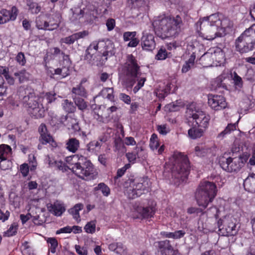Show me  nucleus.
<instances>
[{
  "mask_svg": "<svg viewBox=\"0 0 255 255\" xmlns=\"http://www.w3.org/2000/svg\"><path fill=\"white\" fill-rule=\"evenodd\" d=\"M114 142L115 151H118L121 153H124L126 151V148L122 138L119 135H116Z\"/></svg>",
  "mask_w": 255,
  "mask_h": 255,
  "instance_id": "obj_28",
  "label": "nucleus"
},
{
  "mask_svg": "<svg viewBox=\"0 0 255 255\" xmlns=\"http://www.w3.org/2000/svg\"><path fill=\"white\" fill-rule=\"evenodd\" d=\"M36 26L39 29L52 30L58 27L57 23L49 24V22L44 20L42 17H38L36 20Z\"/></svg>",
  "mask_w": 255,
  "mask_h": 255,
  "instance_id": "obj_22",
  "label": "nucleus"
},
{
  "mask_svg": "<svg viewBox=\"0 0 255 255\" xmlns=\"http://www.w3.org/2000/svg\"><path fill=\"white\" fill-rule=\"evenodd\" d=\"M243 185L246 190L255 193V174L248 176L244 180Z\"/></svg>",
  "mask_w": 255,
  "mask_h": 255,
  "instance_id": "obj_24",
  "label": "nucleus"
},
{
  "mask_svg": "<svg viewBox=\"0 0 255 255\" xmlns=\"http://www.w3.org/2000/svg\"><path fill=\"white\" fill-rule=\"evenodd\" d=\"M216 184L208 181L200 182L195 193L197 204L205 209L212 202L217 195Z\"/></svg>",
  "mask_w": 255,
  "mask_h": 255,
  "instance_id": "obj_6",
  "label": "nucleus"
},
{
  "mask_svg": "<svg viewBox=\"0 0 255 255\" xmlns=\"http://www.w3.org/2000/svg\"><path fill=\"white\" fill-rule=\"evenodd\" d=\"M233 80H234V83L236 86H237L239 88L242 87L243 84L242 79L235 72H234L233 74Z\"/></svg>",
  "mask_w": 255,
  "mask_h": 255,
  "instance_id": "obj_50",
  "label": "nucleus"
},
{
  "mask_svg": "<svg viewBox=\"0 0 255 255\" xmlns=\"http://www.w3.org/2000/svg\"><path fill=\"white\" fill-rule=\"evenodd\" d=\"M196 154L197 156L200 157L205 156L209 151L210 149L205 148L202 147L197 146L195 148Z\"/></svg>",
  "mask_w": 255,
  "mask_h": 255,
  "instance_id": "obj_47",
  "label": "nucleus"
},
{
  "mask_svg": "<svg viewBox=\"0 0 255 255\" xmlns=\"http://www.w3.org/2000/svg\"><path fill=\"white\" fill-rule=\"evenodd\" d=\"M84 97L72 98L75 105L77 106L78 109L84 111L87 108V104L83 99Z\"/></svg>",
  "mask_w": 255,
  "mask_h": 255,
  "instance_id": "obj_35",
  "label": "nucleus"
},
{
  "mask_svg": "<svg viewBox=\"0 0 255 255\" xmlns=\"http://www.w3.org/2000/svg\"><path fill=\"white\" fill-rule=\"evenodd\" d=\"M13 75L17 77L19 82L20 83H23L25 81L29 80L30 78V74L25 70H22L21 71L14 73Z\"/></svg>",
  "mask_w": 255,
  "mask_h": 255,
  "instance_id": "obj_32",
  "label": "nucleus"
},
{
  "mask_svg": "<svg viewBox=\"0 0 255 255\" xmlns=\"http://www.w3.org/2000/svg\"><path fill=\"white\" fill-rule=\"evenodd\" d=\"M0 74L4 76L8 84L12 85L14 84V79L11 75H10L8 68L0 66Z\"/></svg>",
  "mask_w": 255,
  "mask_h": 255,
  "instance_id": "obj_31",
  "label": "nucleus"
},
{
  "mask_svg": "<svg viewBox=\"0 0 255 255\" xmlns=\"http://www.w3.org/2000/svg\"><path fill=\"white\" fill-rule=\"evenodd\" d=\"M167 52L165 48H161L156 55V59L157 60H164L167 58Z\"/></svg>",
  "mask_w": 255,
  "mask_h": 255,
  "instance_id": "obj_49",
  "label": "nucleus"
},
{
  "mask_svg": "<svg viewBox=\"0 0 255 255\" xmlns=\"http://www.w3.org/2000/svg\"><path fill=\"white\" fill-rule=\"evenodd\" d=\"M84 230L87 233L93 234L96 230V223L94 221L88 222L85 226Z\"/></svg>",
  "mask_w": 255,
  "mask_h": 255,
  "instance_id": "obj_46",
  "label": "nucleus"
},
{
  "mask_svg": "<svg viewBox=\"0 0 255 255\" xmlns=\"http://www.w3.org/2000/svg\"><path fill=\"white\" fill-rule=\"evenodd\" d=\"M143 151L142 147L136 146L134 151L126 154V156L129 162H134L136 158H140L141 156L140 152Z\"/></svg>",
  "mask_w": 255,
  "mask_h": 255,
  "instance_id": "obj_30",
  "label": "nucleus"
},
{
  "mask_svg": "<svg viewBox=\"0 0 255 255\" xmlns=\"http://www.w3.org/2000/svg\"><path fill=\"white\" fill-rule=\"evenodd\" d=\"M223 58V54L221 51H216L214 49H210L200 58L201 63L204 67L212 66L214 62L221 63V58Z\"/></svg>",
  "mask_w": 255,
  "mask_h": 255,
  "instance_id": "obj_13",
  "label": "nucleus"
},
{
  "mask_svg": "<svg viewBox=\"0 0 255 255\" xmlns=\"http://www.w3.org/2000/svg\"><path fill=\"white\" fill-rule=\"evenodd\" d=\"M56 94L54 92H47L44 96L43 99L47 103L51 104L56 100Z\"/></svg>",
  "mask_w": 255,
  "mask_h": 255,
  "instance_id": "obj_51",
  "label": "nucleus"
},
{
  "mask_svg": "<svg viewBox=\"0 0 255 255\" xmlns=\"http://www.w3.org/2000/svg\"><path fill=\"white\" fill-rule=\"evenodd\" d=\"M72 159H77L75 163H71L73 166L69 169L78 177L85 180H90L94 177V166L90 160L81 155L75 154Z\"/></svg>",
  "mask_w": 255,
  "mask_h": 255,
  "instance_id": "obj_7",
  "label": "nucleus"
},
{
  "mask_svg": "<svg viewBox=\"0 0 255 255\" xmlns=\"http://www.w3.org/2000/svg\"><path fill=\"white\" fill-rule=\"evenodd\" d=\"M175 161L172 169V175L175 178L185 181L190 171V163L186 155L181 152L174 155Z\"/></svg>",
  "mask_w": 255,
  "mask_h": 255,
  "instance_id": "obj_9",
  "label": "nucleus"
},
{
  "mask_svg": "<svg viewBox=\"0 0 255 255\" xmlns=\"http://www.w3.org/2000/svg\"><path fill=\"white\" fill-rule=\"evenodd\" d=\"M213 15L200 23V30L199 35L203 39L212 40L217 37H222L225 35V29L221 26V21L219 18L213 21Z\"/></svg>",
  "mask_w": 255,
  "mask_h": 255,
  "instance_id": "obj_5",
  "label": "nucleus"
},
{
  "mask_svg": "<svg viewBox=\"0 0 255 255\" xmlns=\"http://www.w3.org/2000/svg\"><path fill=\"white\" fill-rule=\"evenodd\" d=\"M150 186L149 178L145 177H138L130 175L127 179H125L123 186L126 189L125 194L129 199H135L148 192Z\"/></svg>",
  "mask_w": 255,
  "mask_h": 255,
  "instance_id": "obj_3",
  "label": "nucleus"
},
{
  "mask_svg": "<svg viewBox=\"0 0 255 255\" xmlns=\"http://www.w3.org/2000/svg\"><path fill=\"white\" fill-rule=\"evenodd\" d=\"M156 203L149 201L146 207H138L137 212L143 218H150L153 217L156 211Z\"/></svg>",
  "mask_w": 255,
  "mask_h": 255,
  "instance_id": "obj_18",
  "label": "nucleus"
},
{
  "mask_svg": "<svg viewBox=\"0 0 255 255\" xmlns=\"http://www.w3.org/2000/svg\"><path fill=\"white\" fill-rule=\"evenodd\" d=\"M98 50V44L93 42L88 47L85 52L84 60L89 64H92L95 60L94 54Z\"/></svg>",
  "mask_w": 255,
  "mask_h": 255,
  "instance_id": "obj_20",
  "label": "nucleus"
},
{
  "mask_svg": "<svg viewBox=\"0 0 255 255\" xmlns=\"http://www.w3.org/2000/svg\"><path fill=\"white\" fill-rule=\"evenodd\" d=\"M67 149L73 153L77 151L80 146V142L76 138H70L66 143Z\"/></svg>",
  "mask_w": 255,
  "mask_h": 255,
  "instance_id": "obj_26",
  "label": "nucleus"
},
{
  "mask_svg": "<svg viewBox=\"0 0 255 255\" xmlns=\"http://www.w3.org/2000/svg\"><path fill=\"white\" fill-rule=\"evenodd\" d=\"M205 129L201 128H196L193 127L188 130V135L191 138L196 139L200 137L203 135Z\"/></svg>",
  "mask_w": 255,
  "mask_h": 255,
  "instance_id": "obj_33",
  "label": "nucleus"
},
{
  "mask_svg": "<svg viewBox=\"0 0 255 255\" xmlns=\"http://www.w3.org/2000/svg\"><path fill=\"white\" fill-rule=\"evenodd\" d=\"M187 213L189 214H196L198 215L199 213L203 214V209L197 207H190L187 209Z\"/></svg>",
  "mask_w": 255,
  "mask_h": 255,
  "instance_id": "obj_61",
  "label": "nucleus"
},
{
  "mask_svg": "<svg viewBox=\"0 0 255 255\" xmlns=\"http://www.w3.org/2000/svg\"><path fill=\"white\" fill-rule=\"evenodd\" d=\"M17 230V226L15 223H13L10 226L9 229L4 233V236L11 237L15 235Z\"/></svg>",
  "mask_w": 255,
  "mask_h": 255,
  "instance_id": "obj_48",
  "label": "nucleus"
},
{
  "mask_svg": "<svg viewBox=\"0 0 255 255\" xmlns=\"http://www.w3.org/2000/svg\"><path fill=\"white\" fill-rule=\"evenodd\" d=\"M249 155H239L238 157H231L223 156L219 158V164L222 168L228 172L239 171L247 162Z\"/></svg>",
  "mask_w": 255,
  "mask_h": 255,
  "instance_id": "obj_10",
  "label": "nucleus"
},
{
  "mask_svg": "<svg viewBox=\"0 0 255 255\" xmlns=\"http://www.w3.org/2000/svg\"><path fill=\"white\" fill-rule=\"evenodd\" d=\"M119 98L127 104H130V97L125 93H120L119 95Z\"/></svg>",
  "mask_w": 255,
  "mask_h": 255,
  "instance_id": "obj_63",
  "label": "nucleus"
},
{
  "mask_svg": "<svg viewBox=\"0 0 255 255\" xmlns=\"http://www.w3.org/2000/svg\"><path fill=\"white\" fill-rule=\"evenodd\" d=\"M155 33L162 39L176 37L181 32L183 25L182 18L180 15L175 16H164L158 17L154 22Z\"/></svg>",
  "mask_w": 255,
  "mask_h": 255,
  "instance_id": "obj_2",
  "label": "nucleus"
},
{
  "mask_svg": "<svg viewBox=\"0 0 255 255\" xmlns=\"http://www.w3.org/2000/svg\"><path fill=\"white\" fill-rule=\"evenodd\" d=\"M54 74L59 75L63 78L66 77L70 74L69 68H58L54 70Z\"/></svg>",
  "mask_w": 255,
  "mask_h": 255,
  "instance_id": "obj_44",
  "label": "nucleus"
},
{
  "mask_svg": "<svg viewBox=\"0 0 255 255\" xmlns=\"http://www.w3.org/2000/svg\"><path fill=\"white\" fill-rule=\"evenodd\" d=\"M94 190L95 191L101 190L102 194L105 196H108L110 194V189L107 185L103 182L98 184L96 187H94Z\"/></svg>",
  "mask_w": 255,
  "mask_h": 255,
  "instance_id": "obj_36",
  "label": "nucleus"
},
{
  "mask_svg": "<svg viewBox=\"0 0 255 255\" xmlns=\"http://www.w3.org/2000/svg\"><path fill=\"white\" fill-rule=\"evenodd\" d=\"M116 25L115 20L113 18H109L106 22V26L108 31L112 30Z\"/></svg>",
  "mask_w": 255,
  "mask_h": 255,
  "instance_id": "obj_60",
  "label": "nucleus"
},
{
  "mask_svg": "<svg viewBox=\"0 0 255 255\" xmlns=\"http://www.w3.org/2000/svg\"><path fill=\"white\" fill-rule=\"evenodd\" d=\"M183 107V104L181 101H177L176 102H173L168 105L169 110L170 112H175L179 111Z\"/></svg>",
  "mask_w": 255,
  "mask_h": 255,
  "instance_id": "obj_43",
  "label": "nucleus"
},
{
  "mask_svg": "<svg viewBox=\"0 0 255 255\" xmlns=\"http://www.w3.org/2000/svg\"><path fill=\"white\" fill-rule=\"evenodd\" d=\"M61 40L63 42L66 44H71L74 43L76 40V39L74 34H73L70 36L62 38Z\"/></svg>",
  "mask_w": 255,
  "mask_h": 255,
  "instance_id": "obj_57",
  "label": "nucleus"
},
{
  "mask_svg": "<svg viewBox=\"0 0 255 255\" xmlns=\"http://www.w3.org/2000/svg\"><path fill=\"white\" fill-rule=\"evenodd\" d=\"M82 84V82H81L77 87L72 88L71 91L72 98L87 97L86 90Z\"/></svg>",
  "mask_w": 255,
  "mask_h": 255,
  "instance_id": "obj_25",
  "label": "nucleus"
},
{
  "mask_svg": "<svg viewBox=\"0 0 255 255\" xmlns=\"http://www.w3.org/2000/svg\"><path fill=\"white\" fill-rule=\"evenodd\" d=\"M187 113L189 117H191L193 120L195 121V126L198 128L206 129L208 125L210 120V116L206 115L204 112L196 107V104L191 103L187 107Z\"/></svg>",
  "mask_w": 255,
  "mask_h": 255,
  "instance_id": "obj_11",
  "label": "nucleus"
},
{
  "mask_svg": "<svg viewBox=\"0 0 255 255\" xmlns=\"http://www.w3.org/2000/svg\"><path fill=\"white\" fill-rule=\"evenodd\" d=\"M236 220L230 216H225L217 222L219 234L225 236H235L238 232Z\"/></svg>",
  "mask_w": 255,
  "mask_h": 255,
  "instance_id": "obj_12",
  "label": "nucleus"
},
{
  "mask_svg": "<svg viewBox=\"0 0 255 255\" xmlns=\"http://www.w3.org/2000/svg\"><path fill=\"white\" fill-rule=\"evenodd\" d=\"M4 80L2 76L0 74V97L7 95V88L4 86Z\"/></svg>",
  "mask_w": 255,
  "mask_h": 255,
  "instance_id": "obj_53",
  "label": "nucleus"
},
{
  "mask_svg": "<svg viewBox=\"0 0 255 255\" xmlns=\"http://www.w3.org/2000/svg\"><path fill=\"white\" fill-rule=\"evenodd\" d=\"M54 164L55 165H54L53 167H55V168L60 170H62L63 171H66L67 168H69V167L61 161H56Z\"/></svg>",
  "mask_w": 255,
  "mask_h": 255,
  "instance_id": "obj_56",
  "label": "nucleus"
},
{
  "mask_svg": "<svg viewBox=\"0 0 255 255\" xmlns=\"http://www.w3.org/2000/svg\"><path fill=\"white\" fill-rule=\"evenodd\" d=\"M208 104L212 109L215 111L224 109L227 106L225 99L223 96L212 94L208 95Z\"/></svg>",
  "mask_w": 255,
  "mask_h": 255,
  "instance_id": "obj_14",
  "label": "nucleus"
},
{
  "mask_svg": "<svg viewBox=\"0 0 255 255\" xmlns=\"http://www.w3.org/2000/svg\"><path fill=\"white\" fill-rule=\"evenodd\" d=\"M141 75L140 67L136 58L132 54H128L125 62L119 68V76L123 85L127 90L131 89L137 82L133 89V92L136 93L143 86L146 81L145 77L140 78Z\"/></svg>",
  "mask_w": 255,
  "mask_h": 255,
  "instance_id": "obj_1",
  "label": "nucleus"
},
{
  "mask_svg": "<svg viewBox=\"0 0 255 255\" xmlns=\"http://www.w3.org/2000/svg\"><path fill=\"white\" fill-rule=\"evenodd\" d=\"M63 108L68 113H74L76 111V107L75 104L67 99L64 100Z\"/></svg>",
  "mask_w": 255,
  "mask_h": 255,
  "instance_id": "obj_34",
  "label": "nucleus"
},
{
  "mask_svg": "<svg viewBox=\"0 0 255 255\" xmlns=\"http://www.w3.org/2000/svg\"><path fill=\"white\" fill-rule=\"evenodd\" d=\"M158 245L162 255H174L173 248L169 241L166 240L158 242Z\"/></svg>",
  "mask_w": 255,
  "mask_h": 255,
  "instance_id": "obj_21",
  "label": "nucleus"
},
{
  "mask_svg": "<svg viewBox=\"0 0 255 255\" xmlns=\"http://www.w3.org/2000/svg\"><path fill=\"white\" fill-rule=\"evenodd\" d=\"M159 144L158 141V138L156 134L153 133L152 134L150 139L149 146L150 148L154 150L156 149L159 146Z\"/></svg>",
  "mask_w": 255,
  "mask_h": 255,
  "instance_id": "obj_41",
  "label": "nucleus"
},
{
  "mask_svg": "<svg viewBox=\"0 0 255 255\" xmlns=\"http://www.w3.org/2000/svg\"><path fill=\"white\" fill-rule=\"evenodd\" d=\"M27 5L32 13L37 14L41 10V6L36 2L28 1Z\"/></svg>",
  "mask_w": 255,
  "mask_h": 255,
  "instance_id": "obj_42",
  "label": "nucleus"
},
{
  "mask_svg": "<svg viewBox=\"0 0 255 255\" xmlns=\"http://www.w3.org/2000/svg\"><path fill=\"white\" fill-rule=\"evenodd\" d=\"M235 129L236 126L235 124H229L226 128L218 135L217 137L222 138L226 134L230 133L232 131H234Z\"/></svg>",
  "mask_w": 255,
  "mask_h": 255,
  "instance_id": "obj_39",
  "label": "nucleus"
},
{
  "mask_svg": "<svg viewBox=\"0 0 255 255\" xmlns=\"http://www.w3.org/2000/svg\"><path fill=\"white\" fill-rule=\"evenodd\" d=\"M25 96L22 98V103L27 109L31 117L35 119L42 118L45 115V110L40 103L39 97L36 95L34 90L27 87L24 89Z\"/></svg>",
  "mask_w": 255,
  "mask_h": 255,
  "instance_id": "obj_4",
  "label": "nucleus"
},
{
  "mask_svg": "<svg viewBox=\"0 0 255 255\" xmlns=\"http://www.w3.org/2000/svg\"><path fill=\"white\" fill-rule=\"evenodd\" d=\"M12 153L11 147L7 144L0 145V166L1 167V163L6 160L8 156Z\"/></svg>",
  "mask_w": 255,
  "mask_h": 255,
  "instance_id": "obj_23",
  "label": "nucleus"
},
{
  "mask_svg": "<svg viewBox=\"0 0 255 255\" xmlns=\"http://www.w3.org/2000/svg\"><path fill=\"white\" fill-rule=\"evenodd\" d=\"M102 144L99 141L93 140L91 141L87 145V150L90 151L91 150H94L96 147H101Z\"/></svg>",
  "mask_w": 255,
  "mask_h": 255,
  "instance_id": "obj_52",
  "label": "nucleus"
},
{
  "mask_svg": "<svg viewBox=\"0 0 255 255\" xmlns=\"http://www.w3.org/2000/svg\"><path fill=\"white\" fill-rule=\"evenodd\" d=\"M129 5L132 8H137L140 7L143 3V0H128Z\"/></svg>",
  "mask_w": 255,
  "mask_h": 255,
  "instance_id": "obj_55",
  "label": "nucleus"
},
{
  "mask_svg": "<svg viewBox=\"0 0 255 255\" xmlns=\"http://www.w3.org/2000/svg\"><path fill=\"white\" fill-rule=\"evenodd\" d=\"M141 45L143 49L147 51H151L155 47L154 37L152 34L143 33L141 38Z\"/></svg>",
  "mask_w": 255,
  "mask_h": 255,
  "instance_id": "obj_19",
  "label": "nucleus"
},
{
  "mask_svg": "<svg viewBox=\"0 0 255 255\" xmlns=\"http://www.w3.org/2000/svg\"><path fill=\"white\" fill-rule=\"evenodd\" d=\"M98 48L100 47V52L102 53V56L105 57V60H107L108 57H111L115 53V49L114 43L110 40L106 41H99Z\"/></svg>",
  "mask_w": 255,
  "mask_h": 255,
  "instance_id": "obj_15",
  "label": "nucleus"
},
{
  "mask_svg": "<svg viewBox=\"0 0 255 255\" xmlns=\"http://www.w3.org/2000/svg\"><path fill=\"white\" fill-rule=\"evenodd\" d=\"M84 208V205L82 203L76 204L73 208L69 210V213L72 215L74 219L78 222L80 221V216L79 215V211L82 210Z\"/></svg>",
  "mask_w": 255,
  "mask_h": 255,
  "instance_id": "obj_29",
  "label": "nucleus"
},
{
  "mask_svg": "<svg viewBox=\"0 0 255 255\" xmlns=\"http://www.w3.org/2000/svg\"><path fill=\"white\" fill-rule=\"evenodd\" d=\"M75 250L76 252L80 255H88V251L86 248L82 247L81 248L79 245H76L75 247Z\"/></svg>",
  "mask_w": 255,
  "mask_h": 255,
  "instance_id": "obj_64",
  "label": "nucleus"
},
{
  "mask_svg": "<svg viewBox=\"0 0 255 255\" xmlns=\"http://www.w3.org/2000/svg\"><path fill=\"white\" fill-rule=\"evenodd\" d=\"M18 10L17 7L13 6L11 9L8 10L3 9L0 11V23L4 24L10 20L13 21L18 15Z\"/></svg>",
  "mask_w": 255,
  "mask_h": 255,
  "instance_id": "obj_16",
  "label": "nucleus"
},
{
  "mask_svg": "<svg viewBox=\"0 0 255 255\" xmlns=\"http://www.w3.org/2000/svg\"><path fill=\"white\" fill-rule=\"evenodd\" d=\"M20 170L23 176L25 177L29 172V167L26 163H23L20 166Z\"/></svg>",
  "mask_w": 255,
  "mask_h": 255,
  "instance_id": "obj_62",
  "label": "nucleus"
},
{
  "mask_svg": "<svg viewBox=\"0 0 255 255\" xmlns=\"http://www.w3.org/2000/svg\"><path fill=\"white\" fill-rule=\"evenodd\" d=\"M114 89L113 88H106L102 91L103 95L107 94L106 98L110 101H113L114 96L113 95Z\"/></svg>",
  "mask_w": 255,
  "mask_h": 255,
  "instance_id": "obj_45",
  "label": "nucleus"
},
{
  "mask_svg": "<svg viewBox=\"0 0 255 255\" xmlns=\"http://www.w3.org/2000/svg\"><path fill=\"white\" fill-rule=\"evenodd\" d=\"M38 131L40 134L39 141L43 144H50L52 146H56V143L54 140L52 136L48 133L46 126L44 124H41L38 128Z\"/></svg>",
  "mask_w": 255,
  "mask_h": 255,
  "instance_id": "obj_17",
  "label": "nucleus"
},
{
  "mask_svg": "<svg viewBox=\"0 0 255 255\" xmlns=\"http://www.w3.org/2000/svg\"><path fill=\"white\" fill-rule=\"evenodd\" d=\"M77 121V120L76 119L67 115L61 118V122L63 123L65 122L64 123L65 125L71 128Z\"/></svg>",
  "mask_w": 255,
  "mask_h": 255,
  "instance_id": "obj_38",
  "label": "nucleus"
},
{
  "mask_svg": "<svg viewBox=\"0 0 255 255\" xmlns=\"http://www.w3.org/2000/svg\"><path fill=\"white\" fill-rule=\"evenodd\" d=\"M16 61L21 66H24L26 63V59L23 52H19L16 57Z\"/></svg>",
  "mask_w": 255,
  "mask_h": 255,
  "instance_id": "obj_54",
  "label": "nucleus"
},
{
  "mask_svg": "<svg viewBox=\"0 0 255 255\" xmlns=\"http://www.w3.org/2000/svg\"><path fill=\"white\" fill-rule=\"evenodd\" d=\"M47 208L50 212L57 216H61L65 210L64 207L61 204L58 203L51 204Z\"/></svg>",
  "mask_w": 255,
  "mask_h": 255,
  "instance_id": "obj_27",
  "label": "nucleus"
},
{
  "mask_svg": "<svg viewBox=\"0 0 255 255\" xmlns=\"http://www.w3.org/2000/svg\"><path fill=\"white\" fill-rule=\"evenodd\" d=\"M46 241L50 245L49 248L51 252L55 253L58 245L57 240L55 238H48Z\"/></svg>",
  "mask_w": 255,
  "mask_h": 255,
  "instance_id": "obj_37",
  "label": "nucleus"
},
{
  "mask_svg": "<svg viewBox=\"0 0 255 255\" xmlns=\"http://www.w3.org/2000/svg\"><path fill=\"white\" fill-rule=\"evenodd\" d=\"M62 54L63 55V60L60 64L61 68H70L71 65V61L69 55L65 54L64 52H62Z\"/></svg>",
  "mask_w": 255,
  "mask_h": 255,
  "instance_id": "obj_40",
  "label": "nucleus"
},
{
  "mask_svg": "<svg viewBox=\"0 0 255 255\" xmlns=\"http://www.w3.org/2000/svg\"><path fill=\"white\" fill-rule=\"evenodd\" d=\"M136 35V32H126L124 33L123 38L124 40L126 41L131 40L135 37Z\"/></svg>",
  "mask_w": 255,
  "mask_h": 255,
  "instance_id": "obj_59",
  "label": "nucleus"
},
{
  "mask_svg": "<svg viewBox=\"0 0 255 255\" xmlns=\"http://www.w3.org/2000/svg\"><path fill=\"white\" fill-rule=\"evenodd\" d=\"M237 51L246 53L255 48V24L246 29L236 41Z\"/></svg>",
  "mask_w": 255,
  "mask_h": 255,
  "instance_id": "obj_8",
  "label": "nucleus"
},
{
  "mask_svg": "<svg viewBox=\"0 0 255 255\" xmlns=\"http://www.w3.org/2000/svg\"><path fill=\"white\" fill-rule=\"evenodd\" d=\"M157 130L160 134L162 135H166L170 131L169 128L166 127V125H158Z\"/></svg>",
  "mask_w": 255,
  "mask_h": 255,
  "instance_id": "obj_58",
  "label": "nucleus"
}]
</instances>
